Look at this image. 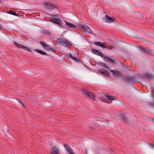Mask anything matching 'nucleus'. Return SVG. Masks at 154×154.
I'll return each mask as SVG.
<instances>
[{
  "label": "nucleus",
  "instance_id": "f257e3e1",
  "mask_svg": "<svg viewBox=\"0 0 154 154\" xmlns=\"http://www.w3.org/2000/svg\"><path fill=\"white\" fill-rule=\"evenodd\" d=\"M64 22L66 23V25L69 28L75 29L77 27H78L82 29L87 34H89L91 33V30L89 27L84 25L83 24L78 23L77 24V26H76L67 21L64 20Z\"/></svg>",
  "mask_w": 154,
  "mask_h": 154
},
{
  "label": "nucleus",
  "instance_id": "f03ea898",
  "mask_svg": "<svg viewBox=\"0 0 154 154\" xmlns=\"http://www.w3.org/2000/svg\"><path fill=\"white\" fill-rule=\"evenodd\" d=\"M57 41L59 44L65 47H67L71 45V43L66 39L59 38Z\"/></svg>",
  "mask_w": 154,
  "mask_h": 154
},
{
  "label": "nucleus",
  "instance_id": "7ed1b4c3",
  "mask_svg": "<svg viewBox=\"0 0 154 154\" xmlns=\"http://www.w3.org/2000/svg\"><path fill=\"white\" fill-rule=\"evenodd\" d=\"M115 99V97L114 96H110L108 95H104L103 97V99L102 100L104 102L107 103H111L112 100Z\"/></svg>",
  "mask_w": 154,
  "mask_h": 154
},
{
  "label": "nucleus",
  "instance_id": "20e7f679",
  "mask_svg": "<svg viewBox=\"0 0 154 154\" xmlns=\"http://www.w3.org/2000/svg\"><path fill=\"white\" fill-rule=\"evenodd\" d=\"M55 17H57V15H52L51 17L52 18L51 20V21L60 25H62L63 23V21L61 20L56 18Z\"/></svg>",
  "mask_w": 154,
  "mask_h": 154
},
{
  "label": "nucleus",
  "instance_id": "39448f33",
  "mask_svg": "<svg viewBox=\"0 0 154 154\" xmlns=\"http://www.w3.org/2000/svg\"><path fill=\"white\" fill-rule=\"evenodd\" d=\"M82 92L85 94L89 98H92L94 100V95L90 92L85 90H83L82 91Z\"/></svg>",
  "mask_w": 154,
  "mask_h": 154
},
{
  "label": "nucleus",
  "instance_id": "423d86ee",
  "mask_svg": "<svg viewBox=\"0 0 154 154\" xmlns=\"http://www.w3.org/2000/svg\"><path fill=\"white\" fill-rule=\"evenodd\" d=\"M14 45L18 48H22L25 50H26L29 51H30V49L26 47H25L23 45H20L16 42H14Z\"/></svg>",
  "mask_w": 154,
  "mask_h": 154
},
{
  "label": "nucleus",
  "instance_id": "0eeeda50",
  "mask_svg": "<svg viewBox=\"0 0 154 154\" xmlns=\"http://www.w3.org/2000/svg\"><path fill=\"white\" fill-rule=\"evenodd\" d=\"M44 5L45 7L47 9H54L55 8V6L53 5H52L48 2H45Z\"/></svg>",
  "mask_w": 154,
  "mask_h": 154
},
{
  "label": "nucleus",
  "instance_id": "6e6552de",
  "mask_svg": "<svg viewBox=\"0 0 154 154\" xmlns=\"http://www.w3.org/2000/svg\"><path fill=\"white\" fill-rule=\"evenodd\" d=\"M91 51L92 53L94 54L98 55L101 57H103V55L102 53L96 49L92 48L91 49Z\"/></svg>",
  "mask_w": 154,
  "mask_h": 154
},
{
  "label": "nucleus",
  "instance_id": "1a4fd4ad",
  "mask_svg": "<svg viewBox=\"0 0 154 154\" xmlns=\"http://www.w3.org/2000/svg\"><path fill=\"white\" fill-rule=\"evenodd\" d=\"M40 43L45 48L48 50H53V48H51L50 47V46L45 42H40Z\"/></svg>",
  "mask_w": 154,
  "mask_h": 154
},
{
  "label": "nucleus",
  "instance_id": "9d476101",
  "mask_svg": "<svg viewBox=\"0 0 154 154\" xmlns=\"http://www.w3.org/2000/svg\"><path fill=\"white\" fill-rule=\"evenodd\" d=\"M134 77L133 76L126 77V82L128 83L133 84L134 82Z\"/></svg>",
  "mask_w": 154,
  "mask_h": 154
},
{
  "label": "nucleus",
  "instance_id": "9b49d317",
  "mask_svg": "<svg viewBox=\"0 0 154 154\" xmlns=\"http://www.w3.org/2000/svg\"><path fill=\"white\" fill-rule=\"evenodd\" d=\"M98 72L104 75H106L108 76H109V72L106 71L105 69H101L98 70Z\"/></svg>",
  "mask_w": 154,
  "mask_h": 154
},
{
  "label": "nucleus",
  "instance_id": "f8f14e48",
  "mask_svg": "<svg viewBox=\"0 0 154 154\" xmlns=\"http://www.w3.org/2000/svg\"><path fill=\"white\" fill-rule=\"evenodd\" d=\"M51 151V154H58L59 153V149L56 147L53 148Z\"/></svg>",
  "mask_w": 154,
  "mask_h": 154
},
{
  "label": "nucleus",
  "instance_id": "ddd939ff",
  "mask_svg": "<svg viewBox=\"0 0 154 154\" xmlns=\"http://www.w3.org/2000/svg\"><path fill=\"white\" fill-rule=\"evenodd\" d=\"M103 57H104L106 60L109 63H112V64H114L115 62L114 60L109 58L108 56H103Z\"/></svg>",
  "mask_w": 154,
  "mask_h": 154
},
{
  "label": "nucleus",
  "instance_id": "4468645a",
  "mask_svg": "<svg viewBox=\"0 0 154 154\" xmlns=\"http://www.w3.org/2000/svg\"><path fill=\"white\" fill-rule=\"evenodd\" d=\"M95 45H97L102 47L103 48H106V46L104 45L102 42H96L94 43Z\"/></svg>",
  "mask_w": 154,
  "mask_h": 154
},
{
  "label": "nucleus",
  "instance_id": "2eb2a0df",
  "mask_svg": "<svg viewBox=\"0 0 154 154\" xmlns=\"http://www.w3.org/2000/svg\"><path fill=\"white\" fill-rule=\"evenodd\" d=\"M106 20L107 22L110 23L113 21L114 19L109 16H106Z\"/></svg>",
  "mask_w": 154,
  "mask_h": 154
},
{
  "label": "nucleus",
  "instance_id": "dca6fc26",
  "mask_svg": "<svg viewBox=\"0 0 154 154\" xmlns=\"http://www.w3.org/2000/svg\"><path fill=\"white\" fill-rule=\"evenodd\" d=\"M140 50L143 51L144 53L145 54H149L150 53V51H149L147 50L145 48L141 47L140 48Z\"/></svg>",
  "mask_w": 154,
  "mask_h": 154
},
{
  "label": "nucleus",
  "instance_id": "f3484780",
  "mask_svg": "<svg viewBox=\"0 0 154 154\" xmlns=\"http://www.w3.org/2000/svg\"><path fill=\"white\" fill-rule=\"evenodd\" d=\"M145 76L146 78H147L149 79H151L152 78V75L148 72H147L145 74Z\"/></svg>",
  "mask_w": 154,
  "mask_h": 154
},
{
  "label": "nucleus",
  "instance_id": "a211bd4d",
  "mask_svg": "<svg viewBox=\"0 0 154 154\" xmlns=\"http://www.w3.org/2000/svg\"><path fill=\"white\" fill-rule=\"evenodd\" d=\"M7 13L16 16L18 15L17 14L10 10H8L7 11Z\"/></svg>",
  "mask_w": 154,
  "mask_h": 154
},
{
  "label": "nucleus",
  "instance_id": "6ab92c4d",
  "mask_svg": "<svg viewBox=\"0 0 154 154\" xmlns=\"http://www.w3.org/2000/svg\"><path fill=\"white\" fill-rule=\"evenodd\" d=\"M113 75L116 76H122L121 73L119 71L117 70H116Z\"/></svg>",
  "mask_w": 154,
  "mask_h": 154
},
{
  "label": "nucleus",
  "instance_id": "aec40b11",
  "mask_svg": "<svg viewBox=\"0 0 154 154\" xmlns=\"http://www.w3.org/2000/svg\"><path fill=\"white\" fill-rule=\"evenodd\" d=\"M36 51L38 53H39L41 54L42 55H46L47 54L46 52L40 50L38 49L36 50Z\"/></svg>",
  "mask_w": 154,
  "mask_h": 154
},
{
  "label": "nucleus",
  "instance_id": "412c9836",
  "mask_svg": "<svg viewBox=\"0 0 154 154\" xmlns=\"http://www.w3.org/2000/svg\"><path fill=\"white\" fill-rule=\"evenodd\" d=\"M97 65L100 66H103L105 67H106V64L105 63L102 62H99L97 63Z\"/></svg>",
  "mask_w": 154,
  "mask_h": 154
},
{
  "label": "nucleus",
  "instance_id": "4be33fe9",
  "mask_svg": "<svg viewBox=\"0 0 154 154\" xmlns=\"http://www.w3.org/2000/svg\"><path fill=\"white\" fill-rule=\"evenodd\" d=\"M70 57L73 59V60H74L75 61H77V59L75 58L72 56H70Z\"/></svg>",
  "mask_w": 154,
  "mask_h": 154
},
{
  "label": "nucleus",
  "instance_id": "5701e85b",
  "mask_svg": "<svg viewBox=\"0 0 154 154\" xmlns=\"http://www.w3.org/2000/svg\"><path fill=\"white\" fill-rule=\"evenodd\" d=\"M152 96L153 97H154V90H152Z\"/></svg>",
  "mask_w": 154,
  "mask_h": 154
},
{
  "label": "nucleus",
  "instance_id": "b1692460",
  "mask_svg": "<svg viewBox=\"0 0 154 154\" xmlns=\"http://www.w3.org/2000/svg\"><path fill=\"white\" fill-rule=\"evenodd\" d=\"M110 71L112 72L113 74V75L114 74L115 72V71H116V70H110Z\"/></svg>",
  "mask_w": 154,
  "mask_h": 154
},
{
  "label": "nucleus",
  "instance_id": "393cba45",
  "mask_svg": "<svg viewBox=\"0 0 154 154\" xmlns=\"http://www.w3.org/2000/svg\"><path fill=\"white\" fill-rule=\"evenodd\" d=\"M2 29V27L1 25H0V29Z\"/></svg>",
  "mask_w": 154,
  "mask_h": 154
},
{
  "label": "nucleus",
  "instance_id": "a878e982",
  "mask_svg": "<svg viewBox=\"0 0 154 154\" xmlns=\"http://www.w3.org/2000/svg\"><path fill=\"white\" fill-rule=\"evenodd\" d=\"M151 146L154 148V144H152L151 145Z\"/></svg>",
  "mask_w": 154,
  "mask_h": 154
},
{
  "label": "nucleus",
  "instance_id": "bb28decb",
  "mask_svg": "<svg viewBox=\"0 0 154 154\" xmlns=\"http://www.w3.org/2000/svg\"><path fill=\"white\" fill-rule=\"evenodd\" d=\"M126 68H128V66H126Z\"/></svg>",
  "mask_w": 154,
  "mask_h": 154
},
{
  "label": "nucleus",
  "instance_id": "cd10ccee",
  "mask_svg": "<svg viewBox=\"0 0 154 154\" xmlns=\"http://www.w3.org/2000/svg\"><path fill=\"white\" fill-rule=\"evenodd\" d=\"M125 122H126V120Z\"/></svg>",
  "mask_w": 154,
  "mask_h": 154
}]
</instances>
